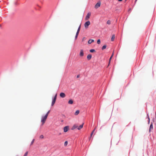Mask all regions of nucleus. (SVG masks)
I'll use <instances>...</instances> for the list:
<instances>
[{"instance_id": "nucleus-1", "label": "nucleus", "mask_w": 156, "mask_h": 156, "mask_svg": "<svg viewBox=\"0 0 156 156\" xmlns=\"http://www.w3.org/2000/svg\"><path fill=\"white\" fill-rule=\"evenodd\" d=\"M47 117V115H45L44 116H43L42 117L41 122H42V125H43L45 123Z\"/></svg>"}, {"instance_id": "nucleus-2", "label": "nucleus", "mask_w": 156, "mask_h": 156, "mask_svg": "<svg viewBox=\"0 0 156 156\" xmlns=\"http://www.w3.org/2000/svg\"><path fill=\"white\" fill-rule=\"evenodd\" d=\"M101 5V2L100 1H99L94 6V8L96 9H98L100 6Z\"/></svg>"}, {"instance_id": "nucleus-3", "label": "nucleus", "mask_w": 156, "mask_h": 156, "mask_svg": "<svg viewBox=\"0 0 156 156\" xmlns=\"http://www.w3.org/2000/svg\"><path fill=\"white\" fill-rule=\"evenodd\" d=\"M90 21H88L86 22L84 24V27L86 28H87L88 26L90 24Z\"/></svg>"}, {"instance_id": "nucleus-4", "label": "nucleus", "mask_w": 156, "mask_h": 156, "mask_svg": "<svg viewBox=\"0 0 156 156\" xmlns=\"http://www.w3.org/2000/svg\"><path fill=\"white\" fill-rule=\"evenodd\" d=\"M91 15V13L90 12H88L86 18H85V20H87L90 17Z\"/></svg>"}, {"instance_id": "nucleus-5", "label": "nucleus", "mask_w": 156, "mask_h": 156, "mask_svg": "<svg viewBox=\"0 0 156 156\" xmlns=\"http://www.w3.org/2000/svg\"><path fill=\"white\" fill-rule=\"evenodd\" d=\"M60 96L62 98H64L66 97V95L64 93L62 92L60 94Z\"/></svg>"}, {"instance_id": "nucleus-6", "label": "nucleus", "mask_w": 156, "mask_h": 156, "mask_svg": "<svg viewBox=\"0 0 156 156\" xmlns=\"http://www.w3.org/2000/svg\"><path fill=\"white\" fill-rule=\"evenodd\" d=\"M69 128V127L68 126H65L63 128L64 132H67Z\"/></svg>"}, {"instance_id": "nucleus-7", "label": "nucleus", "mask_w": 156, "mask_h": 156, "mask_svg": "<svg viewBox=\"0 0 156 156\" xmlns=\"http://www.w3.org/2000/svg\"><path fill=\"white\" fill-rule=\"evenodd\" d=\"M84 55L83 51L82 49H81L80 51V56H83Z\"/></svg>"}, {"instance_id": "nucleus-8", "label": "nucleus", "mask_w": 156, "mask_h": 156, "mask_svg": "<svg viewBox=\"0 0 156 156\" xmlns=\"http://www.w3.org/2000/svg\"><path fill=\"white\" fill-rule=\"evenodd\" d=\"M83 124H84V123H83L82 124L80 125L79 126H78L77 129L78 130H80V129H82L83 127Z\"/></svg>"}, {"instance_id": "nucleus-9", "label": "nucleus", "mask_w": 156, "mask_h": 156, "mask_svg": "<svg viewBox=\"0 0 156 156\" xmlns=\"http://www.w3.org/2000/svg\"><path fill=\"white\" fill-rule=\"evenodd\" d=\"M153 129V124H152V123H151L150 126V128H149V132H150L151 130L152 129Z\"/></svg>"}, {"instance_id": "nucleus-10", "label": "nucleus", "mask_w": 156, "mask_h": 156, "mask_svg": "<svg viewBox=\"0 0 156 156\" xmlns=\"http://www.w3.org/2000/svg\"><path fill=\"white\" fill-rule=\"evenodd\" d=\"M77 127H78L77 125L76 124L74 125H73V126L72 128V129L73 130V129H74L76 128L77 129Z\"/></svg>"}, {"instance_id": "nucleus-11", "label": "nucleus", "mask_w": 156, "mask_h": 156, "mask_svg": "<svg viewBox=\"0 0 156 156\" xmlns=\"http://www.w3.org/2000/svg\"><path fill=\"white\" fill-rule=\"evenodd\" d=\"M91 57H92L91 55L90 54H89L87 55V58L88 59V60H90V59H91Z\"/></svg>"}, {"instance_id": "nucleus-12", "label": "nucleus", "mask_w": 156, "mask_h": 156, "mask_svg": "<svg viewBox=\"0 0 156 156\" xmlns=\"http://www.w3.org/2000/svg\"><path fill=\"white\" fill-rule=\"evenodd\" d=\"M94 42V40L90 39L88 41V43L89 44H90L92 42Z\"/></svg>"}, {"instance_id": "nucleus-13", "label": "nucleus", "mask_w": 156, "mask_h": 156, "mask_svg": "<svg viewBox=\"0 0 156 156\" xmlns=\"http://www.w3.org/2000/svg\"><path fill=\"white\" fill-rule=\"evenodd\" d=\"M68 103L69 104L71 105L73 104V101L72 99H70L68 101Z\"/></svg>"}, {"instance_id": "nucleus-14", "label": "nucleus", "mask_w": 156, "mask_h": 156, "mask_svg": "<svg viewBox=\"0 0 156 156\" xmlns=\"http://www.w3.org/2000/svg\"><path fill=\"white\" fill-rule=\"evenodd\" d=\"M80 27H81V25H80L79 26V28H78V29L77 32L76 33V34H79V31H80Z\"/></svg>"}, {"instance_id": "nucleus-15", "label": "nucleus", "mask_w": 156, "mask_h": 156, "mask_svg": "<svg viewBox=\"0 0 156 156\" xmlns=\"http://www.w3.org/2000/svg\"><path fill=\"white\" fill-rule=\"evenodd\" d=\"M113 55H114V53L113 52L112 54V55L111 56V57H110V59H109V64L110 63V61H111V59L112 58V57L113 56Z\"/></svg>"}, {"instance_id": "nucleus-16", "label": "nucleus", "mask_w": 156, "mask_h": 156, "mask_svg": "<svg viewBox=\"0 0 156 156\" xmlns=\"http://www.w3.org/2000/svg\"><path fill=\"white\" fill-rule=\"evenodd\" d=\"M147 118L148 119V124H149L150 123V119L149 117V116L148 114H147Z\"/></svg>"}, {"instance_id": "nucleus-17", "label": "nucleus", "mask_w": 156, "mask_h": 156, "mask_svg": "<svg viewBox=\"0 0 156 156\" xmlns=\"http://www.w3.org/2000/svg\"><path fill=\"white\" fill-rule=\"evenodd\" d=\"M80 111L79 110H77L75 112L74 114L75 115H78Z\"/></svg>"}, {"instance_id": "nucleus-18", "label": "nucleus", "mask_w": 156, "mask_h": 156, "mask_svg": "<svg viewBox=\"0 0 156 156\" xmlns=\"http://www.w3.org/2000/svg\"><path fill=\"white\" fill-rule=\"evenodd\" d=\"M115 38V36L114 35H112V38H111V40L112 41H113L114 40V39Z\"/></svg>"}, {"instance_id": "nucleus-19", "label": "nucleus", "mask_w": 156, "mask_h": 156, "mask_svg": "<svg viewBox=\"0 0 156 156\" xmlns=\"http://www.w3.org/2000/svg\"><path fill=\"white\" fill-rule=\"evenodd\" d=\"M106 48V45H105L102 48V49L103 50L104 49H105Z\"/></svg>"}, {"instance_id": "nucleus-20", "label": "nucleus", "mask_w": 156, "mask_h": 156, "mask_svg": "<svg viewBox=\"0 0 156 156\" xmlns=\"http://www.w3.org/2000/svg\"><path fill=\"white\" fill-rule=\"evenodd\" d=\"M55 101H55V100H53L52 101V103H51V105L52 106H53V105H54V104L55 103Z\"/></svg>"}, {"instance_id": "nucleus-21", "label": "nucleus", "mask_w": 156, "mask_h": 156, "mask_svg": "<svg viewBox=\"0 0 156 156\" xmlns=\"http://www.w3.org/2000/svg\"><path fill=\"white\" fill-rule=\"evenodd\" d=\"M90 52L93 53L94 52H95V51L94 49H92L90 50Z\"/></svg>"}, {"instance_id": "nucleus-22", "label": "nucleus", "mask_w": 156, "mask_h": 156, "mask_svg": "<svg viewBox=\"0 0 156 156\" xmlns=\"http://www.w3.org/2000/svg\"><path fill=\"white\" fill-rule=\"evenodd\" d=\"M107 23L108 25L110 24L111 23V21L110 20H108Z\"/></svg>"}, {"instance_id": "nucleus-23", "label": "nucleus", "mask_w": 156, "mask_h": 156, "mask_svg": "<svg viewBox=\"0 0 156 156\" xmlns=\"http://www.w3.org/2000/svg\"><path fill=\"white\" fill-rule=\"evenodd\" d=\"M95 129L92 132V133H91V134H90V137H91L93 134L95 130Z\"/></svg>"}, {"instance_id": "nucleus-24", "label": "nucleus", "mask_w": 156, "mask_h": 156, "mask_svg": "<svg viewBox=\"0 0 156 156\" xmlns=\"http://www.w3.org/2000/svg\"><path fill=\"white\" fill-rule=\"evenodd\" d=\"M97 43L98 44H100L101 43V41L100 39H98L97 41Z\"/></svg>"}, {"instance_id": "nucleus-25", "label": "nucleus", "mask_w": 156, "mask_h": 156, "mask_svg": "<svg viewBox=\"0 0 156 156\" xmlns=\"http://www.w3.org/2000/svg\"><path fill=\"white\" fill-rule=\"evenodd\" d=\"M67 144H68V142L67 141H66L65 142V143H64V145L65 146H66L67 145Z\"/></svg>"}, {"instance_id": "nucleus-26", "label": "nucleus", "mask_w": 156, "mask_h": 156, "mask_svg": "<svg viewBox=\"0 0 156 156\" xmlns=\"http://www.w3.org/2000/svg\"><path fill=\"white\" fill-rule=\"evenodd\" d=\"M34 139L32 140V141H31V144H30V145H32L33 144V143H34Z\"/></svg>"}, {"instance_id": "nucleus-27", "label": "nucleus", "mask_w": 156, "mask_h": 156, "mask_svg": "<svg viewBox=\"0 0 156 156\" xmlns=\"http://www.w3.org/2000/svg\"><path fill=\"white\" fill-rule=\"evenodd\" d=\"M28 154V151L26 152L23 156H27V155Z\"/></svg>"}, {"instance_id": "nucleus-28", "label": "nucleus", "mask_w": 156, "mask_h": 156, "mask_svg": "<svg viewBox=\"0 0 156 156\" xmlns=\"http://www.w3.org/2000/svg\"><path fill=\"white\" fill-rule=\"evenodd\" d=\"M56 98H57V94H56L55 95V96L53 99V100L56 101Z\"/></svg>"}, {"instance_id": "nucleus-29", "label": "nucleus", "mask_w": 156, "mask_h": 156, "mask_svg": "<svg viewBox=\"0 0 156 156\" xmlns=\"http://www.w3.org/2000/svg\"><path fill=\"white\" fill-rule=\"evenodd\" d=\"M43 138H44V136H43V135H41L40 136V138H41V139H43Z\"/></svg>"}, {"instance_id": "nucleus-30", "label": "nucleus", "mask_w": 156, "mask_h": 156, "mask_svg": "<svg viewBox=\"0 0 156 156\" xmlns=\"http://www.w3.org/2000/svg\"><path fill=\"white\" fill-rule=\"evenodd\" d=\"M50 112V111L49 110V111L47 112V114H46L45 115H47V116H48V115L49 113Z\"/></svg>"}, {"instance_id": "nucleus-31", "label": "nucleus", "mask_w": 156, "mask_h": 156, "mask_svg": "<svg viewBox=\"0 0 156 156\" xmlns=\"http://www.w3.org/2000/svg\"><path fill=\"white\" fill-rule=\"evenodd\" d=\"M78 34H76V36H75V38L76 39L77 37V36H78Z\"/></svg>"}, {"instance_id": "nucleus-32", "label": "nucleus", "mask_w": 156, "mask_h": 156, "mask_svg": "<svg viewBox=\"0 0 156 156\" xmlns=\"http://www.w3.org/2000/svg\"><path fill=\"white\" fill-rule=\"evenodd\" d=\"M79 77H80V75H77V78H78Z\"/></svg>"}, {"instance_id": "nucleus-33", "label": "nucleus", "mask_w": 156, "mask_h": 156, "mask_svg": "<svg viewBox=\"0 0 156 156\" xmlns=\"http://www.w3.org/2000/svg\"><path fill=\"white\" fill-rule=\"evenodd\" d=\"M118 0V1H119V2H121V1H122V0Z\"/></svg>"}, {"instance_id": "nucleus-34", "label": "nucleus", "mask_w": 156, "mask_h": 156, "mask_svg": "<svg viewBox=\"0 0 156 156\" xmlns=\"http://www.w3.org/2000/svg\"><path fill=\"white\" fill-rule=\"evenodd\" d=\"M137 0H136V1Z\"/></svg>"}, {"instance_id": "nucleus-35", "label": "nucleus", "mask_w": 156, "mask_h": 156, "mask_svg": "<svg viewBox=\"0 0 156 156\" xmlns=\"http://www.w3.org/2000/svg\"><path fill=\"white\" fill-rule=\"evenodd\" d=\"M126 0H125V1H126Z\"/></svg>"}]
</instances>
